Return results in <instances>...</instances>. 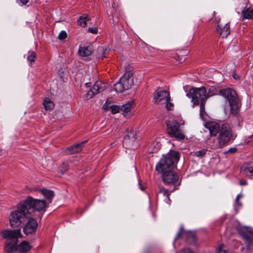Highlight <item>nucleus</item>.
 <instances>
[{
    "instance_id": "f257e3e1",
    "label": "nucleus",
    "mask_w": 253,
    "mask_h": 253,
    "mask_svg": "<svg viewBox=\"0 0 253 253\" xmlns=\"http://www.w3.org/2000/svg\"><path fill=\"white\" fill-rule=\"evenodd\" d=\"M179 159V153L170 151L163 157L156 166V170L160 173L172 170Z\"/></svg>"
},
{
    "instance_id": "f03ea898",
    "label": "nucleus",
    "mask_w": 253,
    "mask_h": 253,
    "mask_svg": "<svg viewBox=\"0 0 253 253\" xmlns=\"http://www.w3.org/2000/svg\"><path fill=\"white\" fill-rule=\"evenodd\" d=\"M2 237L6 239L4 247V250L6 253H13L15 249V246L17 245L18 239L21 238L22 235L21 230L5 229L1 232Z\"/></svg>"
},
{
    "instance_id": "7ed1b4c3",
    "label": "nucleus",
    "mask_w": 253,
    "mask_h": 253,
    "mask_svg": "<svg viewBox=\"0 0 253 253\" xmlns=\"http://www.w3.org/2000/svg\"><path fill=\"white\" fill-rule=\"evenodd\" d=\"M186 96L192 98L194 106L200 104L201 111H204L205 103L207 99V90L204 86L191 88Z\"/></svg>"
},
{
    "instance_id": "20e7f679",
    "label": "nucleus",
    "mask_w": 253,
    "mask_h": 253,
    "mask_svg": "<svg viewBox=\"0 0 253 253\" xmlns=\"http://www.w3.org/2000/svg\"><path fill=\"white\" fill-rule=\"evenodd\" d=\"M219 94L228 102L230 107V114L236 115L239 109V98L235 90L231 88L223 89L219 90Z\"/></svg>"
},
{
    "instance_id": "39448f33",
    "label": "nucleus",
    "mask_w": 253,
    "mask_h": 253,
    "mask_svg": "<svg viewBox=\"0 0 253 253\" xmlns=\"http://www.w3.org/2000/svg\"><path fill=\"white\" fill-rule=\"evenodd\" d=\"M232 136L230 126L228 124H223L219 132V138L213 140L211 146L214 149L221 148L230 141Z\"/></svg>"
},
{
    "instance_id": "423d86ee",
    "label": "nucleus",
    "mask_w": 253,
    "mask_h": 253,
    "mask_svg": "<svg viewBox=\"0 0 253 253\" xmlns=\"http://www.w3.org/2000/svg\"><path fill=\"white\" fill-rule=\"evenodd\" d=\"M130 69L131 68L128 67L119 81L114 84V90L116 92H123L124 91L129 89L133 84V75Z\"/></svg>"
},
{
    "instance_id": "0eeeda50",
    "label": "nucleus",
    "mask_w": 253,
    "mask_h": 253,
    "mask_svg": "<svg viewBox=\"0 0 253 253\" xmlns=\"http://www.w3.org/2000/svg\"><path fill=\"white\" fill-rule=\"evenodd\" d=\"M30 212L22 203L16 211L11 212L9 218L10 226L13 228L19 226L24 221L27 214Z\"/></svg>"
},
{
    "instance_id": "6e6552de",
    "label": "nucleus",
    "mask_w": 253,
    "mask_h": 253,
    "mask_svg": "<svg viewBox=\"0 0 253 253\" xmlns=\"http://www.w3.org/2000/svg\"><path fill=\"white\" fill-rule=\"evenodd\" d=\"M25 208L30 211L32 209L37 211H41L46 207L45 201L43 200H39L29 196L23 203Z\"/></svg>"
},
{
    "instance_id": "1a4fd4ad",
    "label": "nucleus",
    "mask_w": 253,
    "mask_h": 253,
    "mask_svg": "<svg viewBox=\"0 0 253 253\" xmlns=\"http://www.w3.org/2000/svg\"><path fill=\"white\" fill-rule=\"evenodd\" d=\"M167 131L169 135L177 139H183L185 135L182 133L178 123L175 121H169L167 123Z\"/></svg>"
},
{
    "instance_id": "9d476101",
    "label": "nucleus",
    "mask_w": 253,
    "mask_h": 253,
    "mask_svg": "<svg viewBox=\"0 0 253 253\" xmlns=\"http://www.w3.org/2000/svg\"><path fill=\"white\" fill-rule=\"evenodd\" d=\"M106 84L101 81H96L86 94V98L90 99L95 95L104 91Z\"/></svg>"
},
{
    "instance_id": "9b49d317",
    "label": "nucleus",
    "mask_w": 253,
    "mask_h": 253,
    "mask_svg": "<svg viewBox=\"0 0 253 253\" xmlns=\"http://www.w3.org/2000/svg\"><path fill=\"white\" fill-rule=\"evenodd\" d=\"M178 176L172 170L162 173V179L166 184H174L178 180Z\"/></svg>"
},
{
    "instance_id": "f8f14e48",
    "label": "nucleus",
    "mask_w": 253,
    "mask_h": 253,
    "mask_svg": "<svg viewBox=\"0 0 253 253\" xmlns=\"http://www.w3.org/2000/svg\"><path fill=\"white\" fill-rule=\"evenodd\" d=\"M184 236L187 242L190 244H194L196 241V236L195 232L190 231H185L183 228H181L179 232L177 233L176 239Z\"/></svg>"
},
{
    "instance_id": "ddd939ff",
    "label": "nucleus",
    "mask_w": 253,
    "mask_h": 253,
    "mask_svg": "<svg viewBox=\"0 0 253 253\" xmlns=\"http://www.w3.org/2000/svg\"><path fill=\"white\" fill-rule=\"evenodd\" d=\"M155 103L158 104L161 102H167L170 100V97L169 92L165 90L156 91L154 95Z\"/></svg>"
},
{
    "instance_id": "4468645a",
    "label": "nucleus",
    "mask_w": 253,
    "mask_h": 253,
    "mask_svg": "<svg viewBox=\"0 0 253 253\" xmlns=\"http://www.w3.org/2000/svg\"><path fill=\"white\" fill-rule=\"evenodd\" d=\"M136 133L133 130L127 131L126 135L124 138L123 145L126 148L132 147L136 140Z\"/></svg>"
},
{
    "instance_id": "2eb2a0df",
    "label": "nucleus",
    "mask_w": 253,
    "mask_h": 253,
    "mask_svg": "<svg viewBox=\"0 0 253 253\" xmlns=\"http://www.w3.org/2000/svg\"><path fill=\"white\" fill-rule=\"evenodd\" d=\"M37 222L34 218H30L27 222L23 231L25 234L28 235L34 233L37 228Z\"/></svg>"
},
{
    "instance_id": "dca6fc26",
    "label": "nucleus",
    "mask_w": 253,
    "mask_h": 253,
    "mask_svg": "<svg viewBox=\"0 0 253 253\" xmlns=\"http://www.w3.org/2000/svg\"><path fill=\"white\" fill-rule=\"evenodd\" d=\"M205 126L209 130L211 135H215L220 130L219 125L215 122H208Z\"/></svg>"
},
{
    "instance_id": "f3484780",
    "label": "nucleus",
    "mask_w": 253,
    "mask_h": 253,
    "mask_svg": "<svg viewBox=\"0 0 253 253\" xmlns=\"http://www.w3.org/2000/svg\"><path fill=\"white\" fill-rule=\"evenodd\" d=\"M241 173L247 177L253 175V165L250 164H244L240 169Z\"/></svg>"
},
{
    "instance_id": "a211bd4d",
    "label": "nucleus",
    "mask_w": 253,
    "mask_h": 253,
    "mask_svg": "<svg viewBox=\"0 0 253 253\" xmlns=\"http://www.w3.org/2000/svg\"><path fill=\"white\" fill-rule=\"evenodd\" d=\"M217 32L219 36L223 38H226L230 33L229 25L226 24L224 26L221 24H218L217 28Z\"/></svg>"
},
{
    "instance_id": "6ab92c4d",
    "label": "nucleus",
    "mask_w": 253,
    "mask_h": 253,
    "mask_svg": "<svg viewBox=\"0 0 253 253\" xmlns=\"http://www.w3.org/2000/svg\"><path fill=\"white\" fill-rule=\"evenodd\" d=\"M85 141H82V142L77 144L76 145H72L66 149V152L67 154L70 155L76 153H78L82 150L83 145Z\"/></svg>"
},
{
    "instance_id": "aec40b11",
    "label": "nucleus",
    "mask_w": 253,
    "mask_h": 253,
    "mask_svg": "<svg viewBox=\"0 0 253 253\" xmlns=\"http://www.w3.org/2000/svg\"><path fill=\"white\" fill-rule=\"evenodd\" d=\"M31 249L29 244L24 241L21 242L18 246H15L14 252H17L18 253H26Z\"/></svg>"
},
{
    "instance_id": "412c9836",
    "label": "nucleus",
    "mask_w": 253,
    "mask_h": 253,
    "mask_svg": "<svg viewBox=\"0 0 253 253\" xmlns=\"http://www.w3.org/2000/svg\"><path fill=\"white\" fill-rule=\"evenodd\" d=\"M41 193L48 201L49 203H51L52 200L54 196V192L51 190L42 189L41 190Z\"/></svg>"
},
{
    "instance_id": "4be33fe9",
    "label": "nucleus",
    "mask_w": 253,
    "mask_h": 253,
    "mask_svg": "<svg viewBox=\"0 0 253 253\" xmlns=\"http://www.w3.org/2000/svg\"><path fill=\"white\" fill-rule=\"evenodd\" d=\"M79 55L82 57H87L92 53L90 48L88 47H80L78 51Z\"/></svg>"
},
{
    "instance_id": "5701e85b",
    "label": "nucleus",
    "mask_w": 253,
    "mask_h": 253,
    "mask_svg": "<svg viewBox=\"0 0 253 253\" xmlns=\"http://www.w3.org/2000/svg\"><path fill=\"white\" fill-rule=\"evenodd\" d=\"M43 105L46 110H51L53 109L54 104L49 98H45L43 102Z\"/></svg>"
},
{
    "instance_id": "b1692460",
    "label": "nucleus",
    "mask_w": 253,
    "mask_h": 253,
    "mask_svg": "<svg viewBox=\"0 0 253 253\" xmlns=\"http://www.w3.org/2000/svg\"><path fill=\"white\" fill-rule=\"evenodd\" d=\"M242 15L244 18L253 19V9L247 8L242 11Z\"/></svg>"
},
{
    "instance_id": "393cba45",
    "label": "nucleus",
    "mask_w": 253,
    "mask_h": 253,
    "mask_svg": "<svg viewBox=\"0 0 253 253\" xmlns=\"http://www.w3.org/2000/svg\"><path fill=\"white\" fill-rule=\"evenodd\" d=\"M132 104V102H128L121 107V110L124 113L125 117H126L127 113L130 112Z\"/></svg>"
},
{
    "instance_id": "a878e982",
    "label": "nucleus",
    "mask_w": 253,
    "mask_h": 253,
    "mask_svg": "<svg viewBox=\"0 0 253 253\" xmlns=\"http://www.w3.org/2000/svg\"><path fill=\"white\" fill-rule=\"evenodd\" d=\"M110 49L108 48L104 49L102 46H99L97 48V52H101V55H98V58H106V56L105 55L107 53H108L110 51Z\"/></svg>"
},
{
    "instance_id": "bb28decb",
    "label": "nucleus",
    "mask_w": 253,
    "mask_h": 253,
    "mask_svg": "<svg viewBox=\"0 0 253 253\" xmlns=\"http://www.w3.org/2000/svg\"><path fill=\"white\" fill-rule=\"evenodd\" d=\"M88 20V18L87 16L85 15H84L81 16L78 19V25L83 27H85L86 26V22Z\"/></svg>"
},
{
    "instance_id": "cd10ccee",
    "label": "nucleus",
    "mask_w": 253,
    "mask_h": 253,
    "mask_svg": "<svg viewBox=\"0 0 253 253\" xmlns=\"http://www.w3.org/2000/svg\"><path fill=\"white\" fill-rule=\"evenodd\" d=\"M103 108L105 110H110L112 114H116L121 111V107L118 105H112L108 108V107H106L104 105Z\"/></svg>"
},
{
    "instance_id": "c85d7f7f",
    "label": "nucleus",
    "mask_w": 253,
    "mask_h": 253,
    "mask_svg": "<svg viewBox=\"0 0 253 253\" xmlns=\"http://www.w3.org/2000/svg\"><path fill=\"white\" fill-rule=\"evenodd\" d=\"M218 92L219 93V90L218 91L214 86H211L207 93V98L217 94Z\"/></svg>"
},
{
    "instance_id": "c756f323",
    "label": "nucleus",
    "mask_w": 253,
    "mask_h": 253,
    "mask_svg": "<svg viewBox=\"0 0 253 253\" xmlns=\"http://www.w3.org/2000/svg\"><path fill=\"white\" fill-rule=\"evenodd\" d=\"M28 53L29 55L27 57V60L32 63L35 60V58L36 57V53L34 51H29Z\"/></svg>"
},
{
    "instance_id": "7c9ffc66",
    "label": "nucleus",
    "mask_w": 253,
    "mask_h": 253,
    "mask_svg": "<svg viewBox=\"0 0 253 253\" xmlns=\"http://www.w3.org/2000/svg\"><path fill=\"white\" fill-rule=\"evenodd\" d=\"M160 192L162 193L164 196H166L169 200V193L168 190L165 189L164 187H160Z\"/></svg>"
},
{
    "instance_id": "2f4dec72",
    "label": "nucleus",
    "mask_w": 253,
    "mask_h": 253,
    "mask_svg": "<svg viewBox=\"0 0 253 253\" xmlns=\"http://www.w3.org/2000/svg\"><path fill=\"white\" fill-rule=\"evenodd\" d=\"M216 253H232L224 249L223 245H220L216 250Z\"/></svg>"
},
{
    "instance_id": "473e14b6",
    "label": "nucleus",
    "mask_w": 253,
    "mask_h": 253,
    "mask_svg": "<svg viewBox=\"0 0 253 253\" xmlns=\"http://www.w3.org/2000/svg\"><path fill=\"white\" fill-rule=\"evenodd\" d=\"M68 170V165L66 163H63L60 168L59 169V171L61 173H64L65 171Z\"/></svg>"
},
{
    "instance_id": "72a5a7b5",
    "label": "nucleus",
    "mask_w": 253,
    "mask_h": 253,
    "mask_svg": "<svg viewBox=\"0 0 253 253\" xmlns=\"http://www.w3.org/2000/svg\"><path fill=\"white\" fill-rule=\"evenodd\" d=\"M207 151L206 149H204L195 152V155L198 157H202L206 154Z\"/></svg>"
},
{
    "instance_id": "f704fd0d",
    "label": "nucleus",
    "mask_w": 253,
    "mask_h": 253,
    "mask_svg": "<svg viewBox=\"0 0 253 253\" xmlns=\"http://www.w3.org/2000/svg\"><path fill=\"white\" fill-rule=\"evenodd\" d=\"M67 37V34L66 33V32L64 31H61L58 36V39L60 40H64L65 39H66Z\"/></svg>"
},
{
    "instance_id": "c9c22d12",
    "label": "nucleus",
    "mask_w": 253,
    "mask_h": 253,
    "mask_svg": "<svg viewBox=\"0 0 253 253\" xmlns=\"http://www.w3.org/2000/svg\"><path fill=\"white\" fill-rule=\"evenodd\" d=\"M164 103L166 104V107L167 109L169 110H171L173 107V104L170 102V100H169L167 102H164Z\"/></svg>"
},
{
    "instance_id": "e433bc0d",
    "label": "nucleus",
    "mask_w": 253,
    "mask_h": 253,
    "mask_svg": "<svg viewBox=\"0 0 253 253\" xmlns=\"http://www.w3.org/2000/svg\"><path fill=\"white\" fill-rule=\"evenodd\" d=\"M88 31L92 34H96L97 33L98 30L95 27H89L88 29Z\"/></svg>"
},
{
    "instance_id": "4c0bfd02",
    "label": "nucleus",
    "mask_w": 253,
    "mask_h": 253,
    "mask_svg": "<svg viewBox=\"0 0 253 253\" xmlns=\"http://www.w3.org/2000/svg\"><path fill=\"white\" fill-rule=\"evenodd\" d=\"M180 253H195L194 252H193L189 248H185L182 249Z\"/></svg>"
},
{
    "instance_id": "58836bf2",
    "label": "nucleus",
    "mask_w": 253,
    "mask_h": 253,
    "mask_svg": "<svg viewBox=\"0 0 253 253\" xmlns=\"http://www.w3.org/2000/svg\"><path fill=\"white\" fill-rule=\"evenodd\" d=\"M237 151V149L236 148H231L227 151V153H235Z\"/></svg>"
},
{
    "instance_id": "ea45409f",
    "label": "nucleus",
    "mask_w": 253,
    "mask_h": 253,
    "mask_svg": "<svg viewBox=\"0 0 253 253\" xmlns=\"http://www.w3.org/2000/svg\"><path fill=\"white\" fill-rule=\"evenodd\" d=\"M241 197V196L240 195H238L236 198V202L239 206H242V204L239 202V200Z\"/></svg>"
},
{
    "instance_id": "a19ab883",
    "label": "nucleus",
    "mask_w": 253,
    "mask_h": 253,
    "mask_svg": "<svg viewBox=\"0 0 253 253\" xmlns=\"http://www.w3.org/2000/svg\"><path fill=\"white\" fill-rule=\"evenodd\" d=\"M29 0H20L23 5H26L29 2Z\"/></svg>"
},
{
    "instance_id": "79ce46f5",
    "label": "nucleus",
    "mask_w": 253,
    "mask_h": 253,
    "mask_svg": "<svg viewBox=\"0 0 253 253\" xmlns=\"http://www.w3.org/2000/svg\"><path fill=\"white\" fill-rule=\"evenodd\" d=\"M240 183L241 185H245L247 183L246 181L245 180H241Z\"/></svg>"
},
{
    "instance_id": "37998d69",
    "label": "nucleus",
    "mask_w": 253,
    "mask_h": 253,
    "mask_svg": "<svg viewBox=\"0 0 253 253\" xmlns=\"http://www.w3.org/2000/svg\"><path fill=\"white\" fill-rule=\"evenodd\" d=\"M139 188L141 190H144L145 189V187L142 186L141 184L140 183V182H139Z\"/></svg>"
},
{
    "instance_id": "c03bdc74",
    "label": "nucleus",
    "mask_w": 253,
    "mask_h": 253,
    "mask_svg": "<svg viewBox=\"0 0 253 253\" xmlns=\"http://www.w3.org/2000/svg\"><path fill=\"white\" fill-rule=\"evenodd\" d=\"M177 60H178L179 62H182V61H184L185 60L184 57H182L181 59H176Z\"/></svg>"
},
{
    "instance_id": "a18cd8bd",
    "label": "nucleus",
    "mask_w": 253,
    "mask_h": 253,
    "mask_svg": "<svg viewBox=\"0 0 253 253\" xmlns=\"http://www.w3.org/2000/svg\"><path fill=\"white\" fill-rule=\"evenodd\" d=\"M233 78L235 79H237L238 78H239L238 76H236V75H234L233 76Z\"/></svg>"
},
{
    "instance_id": "49530a36",
    "label": "nucleus",
    "mask_w": 253,
    "mask_h": 253,
    "mask_svg": "<svg viewBox=\"0 0 253 253\" xmlns=\"http://www.w3.org/2000/svg\"><path fill=\"white\" fill-rule=\"evenodd\" d=\"M85 85V86H86V87H89V86H90V84H89V83H86Z\"/></svg>"
},
{
    "instance_id": "de8ad7c7",
    "label": "nucleus",
    "mask_w": 253,
    "mask_h": 253,
    "mask_svg": "<svg viewBox=\"0 0 253 253\" xmlns=\"http://www.w3.org/2000/svg\"><path fill=\"white\" fill-rule=\"evenodd\" d=\"M99 54V55H101V52H98L97 51V57H98V55Z\"/></svg>"
},
{
    "instance_id": "09e8293b",
    "label": "nucleus",
    "mask_w": 253,
    "mask_h": 253,
    "mask_svg": "<svg viewBox=\"0 0 253 253\" xmlns=\"http://www.w3.org/2000/svg\"><path fill=\"white\" fill-rule=\"evenodd\" d=\"M144 253H150L148 251L145 252Z\"/></svg>"
}]
</instances>
